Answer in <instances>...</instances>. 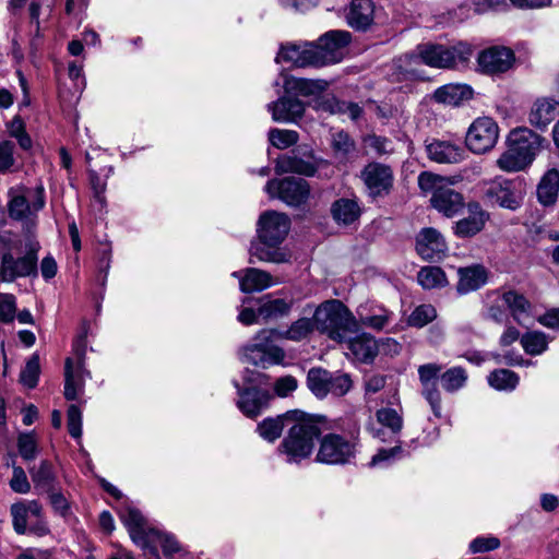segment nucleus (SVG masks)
<instances>
[{
  "label": "nucleus",
  "instance_id": "f257e3e1",
  "mask_svg": "<svg viewBox=\"0 0 559 559\" xmlns=\"http://www.w3.org/2000/svg\"><path fill=\"white\" fill-rule=\"evenodd\" d=\"M314 321L300 318L285 330H262L255 337L254 344L247 354V360L265 368L269 365L280 364L284 357V350L274 344L277 340L300 342L307 338L314 330Z\"/></svg>",
  "mask_w": 559,
  "mask_h": 559
},
{
  "label": "nucleus",
  "instance_id": "f03ea898",
  "mask_svg": "<svg viewBox=\"0 0 559 559\" xmlns=\"http://www.w3.org/2000/svg\"><path fill=\"white\" fill-rule=\"evenodd\" d=\"M469 55V47L462 44L456 47L423 44L417 46L415 53L400 57L395 64L403 74L419 78L420 74L417 68L420 64L433 68H451L457 62H465Z\"/></svg>",
  "mask_w": 559,
  "mask_h": 559
},
{
  "label": "nucleus",
  "instance_id": "7ed1b4c3",
  "mask_svg": "<svg viewBox=\"0 0 559 559\" xmlns=\"http://www.w3.org/2000/svg\"><path fill=\"white\" fill-rule=\"evenodd\" d=\"M545 139L527 127L511 130L507 138V150L496 164L507 173H518L527 168L543 147Z\"/></svg>",
  "mask_w": 559,
  "mask_h": 559
},
{
  "label": "nucleus",
  "instance_id": "20e7f679",
  "mask_svg": "<svg viewBox=\"0 0 559 559\" xmlns=\"http://www.w3.org/2000/svg\"><path fill=\"white\" fill-rule=\"evenodd\" d=\"M8 214L22 224L25 238L35 236L38 225V212L45 207L46 197L43 185L35 189L15 186L8 191Z\"/></svg>",
  "mask_w": 559,
  "mask_h": 559
},
{
  "label": "nucleus",
  "instance_id": "39448f33",
  "mask_svg": "<svg viewBox=\"0 0 559 559\" xmlns=\"http://www.w3.org/2000/svg\"><path fill=\"white\" fill-rule=\"evenodd\" d=\"M287 435L282 440L278 452L285 455L287 463L298 464L310 457L321 433L320 427L306 414L298 412L292 419Z\"/></svg>",
  "mask_w": 559,
  "mask_h": 559
},
{
  "label": "nucleus",
  "instance_id": "423d86ee",
  "mask_svg": "<svg viewBox=\"0 0 559 559\" xmlns=\"http://www.w3.org/2000/svg\"><path fill=\"white\" fill-rule=\"evenodd\" d=\"M313 321L317 330L331 340L343 343L348 334H357L358 321L340 300H328L314 311Z\"/></svg>",
  "mask_w": 559,
  "mask_h": 559
},
{
  "label": "nucleus",
  "instance_id": "0eeeda50",
  "mask_svg": "<svg viewBox=\"0 0 559 559\" xmlns=\"http://www.w3.org/2000/svg\"><path fill=\"white\" fill-rule=\"evenodd\" d=\"M418 186L424 192L432 193V206L447 217H453L464 207L463 195L444 177L424 171L418 176Z\"/></svg>",
  "mask_w": 559,
  "mask_h": 559
},
{
  "label": "nucleus",
  "instance_id": "6e6552de",
  "mask_svg": "<svg viewBox=\"0 0 559 559\" xmlns=\"http://www.w3.org/2000/svg\"><path fill=\"white\" fill-rule=\"evenodd\" d=\"M40 245L35 236L25 238V253L15 257L12 252H3L0 258V280L13 283L17 278L36 277L38 274V252Z\"/></svg>",
  "mask_w": 559,
  "mask_h": 559
},
{
  "label": "nucleus",
  "instance_id": "1a4fd4ad",
  "mask_svg": "<svg viewBox=\"0 0 559 559\" xmlns=\"http://www.w3.org/2000/svg\"><path fill=\"white\" fill-rule=\"evenodd\" d=\"M483 200L491 205L510 211L519 210L524 200L523 183L519 179L496 177L481 187Z\"/></svg>",
  "mask_w": 559,
  "mask_h": 559
},
{
  "label": "nucleus",
  "instance_id": "9d476101",
  "mask_svg": "<svg viewBox=\"0 0 559 559\" xmlns=\"http://www.w3.org/2000/svg\"><path fill=\"white\" fill-rule=\"evenodd\" d=\"M358 451V440L354 436L326 433L320 442L316 461L330 465L350 463Z\"/></svg>",
  "mask_w": 559,
  "mask_h": 559
},
{
  "label": "nucleus",
  "instance_id": "9b49d317",
  "mask_svg": "<svg viewBox=\"0 0 559 559\" xmlns=\"http://www.w3.org/2000/svg\"><path fill=\"white\" fill-rule=\"evenodd\" d=\"M129 536L147 559H159V547L167 556L181 550L180 544L173 535L153 526H129Z\"/></svg>",
  "mask_w": 559,
  "mask_h": 559
},
{
  "label": "nucleus",
  "instance_id": "f8f14e48",
  "mask_svg": "<svg viewBox=\"0 0 559 559\" xmlns=\"http://www.w3.org/2000/svg\"><path fill=\"white\" fill-rule=\"evenodd\" d=\"M352 384L348 374L332 373L321 367L311 368L307 374V386L318 399H324L328 394L343 396L350 390Z\"/></svg>",
  "mask_w": 559,
  "mask_h": 559
},
{
  "label": "nucleus",
  "instance_id": "ddd939ff",
  "mask_svg": "<svg viewBox=\"0 0 559 559\" xmlns=\"http://www.w3.org/2000/svg\"><path fill=\"white\" fill-rule=\"evenodd\" d=\"M349 41L350 35L345 31H331L321 36L318 44H312L314 67L340 62Z\"/></svg>",
  "mask_w": 559,
  "mask_h": 559
},
{
  "label": "nucleus",
  "instance_id": "4468645a",
  "mask_svg": "<svg viewBox=\"0 0 559 559\" xmlns=\"http://www.w3.org/2000/svg\"><path fill=\"white\" fill-rule=\"evenodd\" d=\"M499 139V127L490 117L473 121L466 133V145L475 154H484L495 147Z\"/></svg>",
  "mask_w": 559,
  "mask_h": 559
},
{
  "label": "nucleus",
  "instance_id": "2eb2a0df",
  "mask_svg": "<svg viewBox=\"0 0 559 559\" xmlns=\"http://www.w3.org/2000/svg\"><path fill=\"white\" fill-rule=\"evenodd\" d=\"M290 221L287 215L275 211L263 213L258 222V237L269 247H276L287 236Z\"/></svg>",
  "mask_w": 559,
  "mask_h": 559
},
{
  "label": "nucleus",
  "instance_id": "dca6fc26",
  "mask_svg": "<svg viewBox=\"0 0 559 559\" xmlns=\"http://www.w3.org/2000/svg\"><path fill=\"white\" fill-rule=\"evenodd\" d=\"M265 191L271 198H278L288 205H300L309 197V187L306 180L296 178L273 179L267 181Z\"/></svg>",
  "mask_w": 559,
  "mask_h": 559
},
{
  "label": "nucleus",
  "instance_id": "f3484780",
  "mask_svg": "<svg viewBox=\"0 0 559 559\" xmlns=\"http://www.w3.org/2000/svg\"><path fill=\"white\" fill-rule=\"evenodd\" d=\"M362 181L372 198L382 197L393 187L392 169L380 163H370L361 171Z\"/></svg>",
  "mask_w": 559,
  "mask_h": 559
},
{
  "label": "nucleus",
  "instance_id": "a211bd4d",
  "mask_svg": "<svg viewBox=\"0 0 559 559\" xmlns=\"http://www.w3.org/2000/svg\"><path fill=\"white\" fill-rule=\"evenodd\" d=\"M442 367L438 364H425L418 367V377L421 384V394L430 405L436 417H441V394L437 388L436 379Z\"/></svg>",
  "mask_w": 559,
  "mask_h": 559
},
{
  "label": "nucleus",
  "instance_id": "6ab92c4d",
  "mask_svg": "<svg viewBox=\"0 0 559 559\" xmlns=\"http://www.w3.org/2000/svg\"><path fill=\"white\" fill-rule=\"evenodd\" d=\"M558 116L559 99L543 95L532 102L527 114V121L535 129L544 131Z\"/></svg>",
  "mask_w": 559,
  "mask_h": 559
},
{
  "label": "nucleus",
  "instance_id": "aec40b11",
  "mask_svg": "<svg viewBox=\"0 0 559 559\" xmlns=\"http://www.w3.org/2000/svg\"><path fill=\"white\" fill-rule=\"evenodd\" d=\"M478 66L487 74H499L509 71L514 62V52L506 47H491L478 56Z\"/></svg>",
  "mask_w": 559,
  "mask_h": 559
},
{
  "label": "nucleus",
  "instance_id": "412c9836",
  "mask_svg": "<svg viewBox=\"0 0 559 559\" xmlns=\"http://www.w3.org/2000/svg\"><path fill=\"white\" fill-rule=\"evenodd\" d=\"M294 300L285 298L265 299L257 309L247 307V324L259 320H274L287 316L290 312Z\"/></svg>",
  "mask_w": 559,
  "mask_h": 559
},
{
  "label": "nucleus",
  "instance_id": "4be33fe9",
  "mask_svg": "<svg viewBox=\"0 0 559 559\" xmlns=\"http://www.w3.org/2000/svg\"><path fill=\"white\" fill-rule=\"evenodd\" d=\"M468 215L454 225V234L461 238H468L480 233L489 219V213L478 202H468Z\"/></svg>",
  "mask_w": 559,
  "mask_h": 559
},
{
  "label": "nucleus",
  "instance_id": "5701e85b",
  "mask_svg": "<svg viewBox=\"0 0 559 559\" xmlns=\"http://www.w3.org/2000/svg\"><path fill=\"white\" fill-rule=\"evenodd\" d=\"M343 341L346 344V355L361 362H371L380 350L377 340L367 333H361Z\"/></svg>",
  "mask_w": 559,
  "mask_h": 559
},
{
  "label": "nucleus",
  "instance_id": "b1692460",
  "mask_svg": "<svg viewBox=\"0 0 559 559\" xmlns=\"http://www.w3.org/2000/svg\"><path fill=\"white\" fill-rule=\"evenodd\" d=\"M447 249L443 236L435 228H424L417 236L416 250L425 260H439Z\"/></svg>",
  "mask_w": 559,
  "mask_h": 559
},
{
  "label": "nucleus",
  "instance_id": "393cba45",
  "mask_svg": "<svg viewBox=\"0 0 559 559\" xmlns=\"http://www.w3.org/2000/svg\"><path fill=\"white\" fill-rule=\"evenodd\" d=\"M272 399L271 386L266 381H247V416L255 417L267 408Z\"/></svg>",
  "mask_w": 559,
  "mask_h": 559
},
{
  "label": "nucleus",
  "instance_id": "a878e982",
  "mask_svg": "<svg viewBox=\"0 0 559 559\" xmlns=\"http://www.w3.org/2000/svg\"><path fill=\"white\" fill-rule=\"evenodd\" d=\"M428 157L440 164L460 163L465 157V150L451 141L433 140L426 145Z\"/></svg>",
  "mask_w": 559,
  "mask_h": 559
},
{
  "label": "nucleus",
  "instance_id": "bb28decb",
  "mask_svg": "<svg viewBox=\"0 0 559 559\" xmlns=\"http://www.w3.org/2000/svg\"><path fill=\"white\" fill-rule=\"evenodd\" d=\"M314 51L310 43L283 45L276 57L278 63L285 62L297 68L314 67Z\"/></svg>",
  "mask_w": 559,
  "mask_h": 559
},
{
  "label": "nucleus",
  "instance_id": "cd10ccee",
  "mask_svg": "<svg viewBox=\"0 0 559 559\" xmlns=\"http://www.w3.org/2000/svg\"><path fill=\"white\" fill-rule=\"evenodd\" d=\"M503 305L508 307L515 322L522 326H530L534 322L532 304L526 297L516 290H508L502 294Z\"/></svg>",
  "mask_w": 559,
  "mask_h": 559
},
{
  "label": "nucleus",
  "instance_id": "c85d7f7f",
  "mask_svg": "<svg viewBox=\"0 0 559 559\" xmlns=\"http://www.w3.org/2000/svg\"><path fill=\"white\" fill-rule=\"evenodd\" d=\"M90 372L84 368H80V360L74 361L72 358H67L64 364V397L68 401L78 399L79 393L82 391L85 382V377H90Z\"/></svg>",
  "mask_w": 559,
  "mask_h": 559
},
{
  "label": "nucleus",
  "instance_id": "c756f323",
  "mask_svg": "<svg viewBox=\"0 0 559 559\" xmlns=\"http://www.w3.org/2000/svg\"><path fill=\"white\" fill-rule=\"evenodd\" d=\"M295 416H298V411L287 412L276 417L264 418L257 425L255 432L261 439L273 443L282 436L285 428L288 429Z\"/></svg>",
  "mask_w": 559,
  "mask_h": 559
},
{
  "label": "nucleus",
  "instance_id": "7c9ffc66",
  "mask_svg": "<svg viewBox=\"0 0 559 559\" xmlns=\"http://www.w3.org/2000/svg\"><path fill=\"white\" fill-rule=\"evenodd\" d=\"M457 274L459 282L456 288L461 295L479 289L488 280L486 269L479 264L460 267Z\"/></svg>",
  "mask_w": 559,
  "mask_h": 559
},
{
  "label": "nucleus",
  "instance_id": "2f4dec72",
  "mask_svg": "<svg viewBox=\"0 0 559 559\" xmlns=\"http://www.w3.org/2000/svg\"><path fill=\"white\" fill-rule=\"evenodd\" d=\"M272 117L277 122H294L304 115L305 105L297 98L282 97L269 105Z\"/></svg>",
  "mask_w": 559,
  "mask_h": 559
},
{
  "label": "nucleus",
  "instance_id": "473e14b6",
  "mask_svg": "<svg viewBox=\"0 0 559 559\" xmlns=\"http://www.w3.org/2000/svg\"><path fill=\"white\" fill-rule=\"evenodd\" d=\"M374 5L371 0H352L346 19L357 29H366L373 21Z\"/></svg>",
  "mask_w": 559,
  "mask_h": 559
},
{
  "label": "nucleus",
  "instance_id": "72a5a7b5",
  "mask_svg": "<svg viewBox=\"0 0 559 559\" xmlns=\"http://www.w3.org/2000/svg\"><path fill=\"white\" fill-rule=\"evenodd\" d=\"M473 91L466 84H447L435 92V99L449 106H459L464 100L472 98Z\"/></svg>",
  "mask_w": 559,
  "mask_h": 559
},
{
  "label": "nucleus",
  "instance_id": "f704fd0d",
  "mask_svg": "<svg viewBox=\"0 0 559 559\" xmlns=\"http://www.w3.org/2000/svg\"><path fill=\"white\" fill-rule=\"evenodd\" d=\"M559 191V171L557 169H549L542 178L537 187L538 201L545 205H552Z\"/></svg>",
  "mask_w": 559,
  "mask_h": 559
},
{
  "label": "nucleus",
  "instance_id": "c9c22d12",
  "mask_svg": "<svg viewBox=\"0 0 559 559\" xmlns=\"http://www.w3.org/2000/svg\"><path fill=\"white\" fill-rule=\"evenodd\" d=\"M331 212L338 224L349 225L358 219L360 207L357 201L343 198L333 203Z\"/></svg>",
  "mask_w": 559,
  "mask_h": 559
},
{
  "label": "nucleus",
  "instance_id": "e433bc0d",
  "mask_svg": "<svg viewBox=\"0 0 559 559\" xmlns=\"http://www.w3.org/2000/svg\"><path fill=\"white\" fill-rule=\"evenodd\" d=\"M276 169L280 173H296L305 176H312L316 173L312 162L288 154L278 158Z\"/></svg>",
  "mask_w": 559,
  "mask_h": 559
},
{
  "label": "nucleus",
  "instance_id": "4c0bfd02",
  "mask_svg": "<svg viewBox=\"0 0 559 559\" xmlns=\"http://www.w3.org/2000/svg\"><path fill=\"white\" fill-rule=\"evenodd\" d=\"M13 524H26L33 519H39L41 506L36 500H24L12 504Z\"/></svg>",
  "mask_w": 559,
  "mask_h": 559
},
{
  "label": "nucleus",
  "instance_id": "58836bf2",
  "mask_svg": "<svg viewBox=\"0 0 559 559\" xmlns=\"http://www.w3.org/2000/svg\"><path fill=\"white\" fill-rule=\"evenodd\" d=\"M549 342L550 338L548 335L540 331H528L520 338V343L524 352L532 356L545 353L548 348Z\"/></svg>",
  "mask_w": 559,
  "mask_h": 559
},
{
  "label": "nucleus",
  "instance_id": "ea45409f",
  "mask_svg": "<svg viewBox=\"0 0 559 559\" xmlns=\"http://www.w3.org/2000/svg\"><path fill=\"white\" fill-rule=\"evenodd\" d=\"M419 285L425 289L442 288L447 286L445 273L438 266H425L417 274Z\"/></svg>",
  "mask_w": 559,
  "mask_h": 559
},
{
  "label": "nucleus",
  "instance_id": "a19ab883",
  "mask_svg": "<svg viewBox=\"0 0 559 559\" xmlns=\"http://www.w3.org/2000/svg\"><path fill=\"white\" fill-rule=\"evenodd\" d=\"M29 474L35 487L43 490H49L55 481L52 464L48 461H41L38 465L29 468Z\"/></svg>",
  "mask_w": 559,
  "mask_h": 559
},
{
  "label": "nucleus",
  "instance_id": "79ce46f5",
  "mask_svg": "<svg viewBox=\"0 0 559 559\" xmlns=\"http://www.w3.org/2000/svg\"><path fill=\"white\" fill-rule=\"evenodd\" d=\"M488 383L498 391H512L519 384V376L509 369H497L488 376Z\"/></svg>",
  "mask_w": 559,
  "mask_h": 559
},
{
  "label": "nucleus",
  "instance_id": "37998d69",
  "mask_svg": "<svg viewBox=\"0 0 559 559\" xmlns=\"http://www.w3.org/2000/svg\"><path fill=\"white\" fill-rule=\"evenodd\" d=\"M467 381L466 370L462 367H452L440 376L443 390L453 393L462 389Z\"/></svg>",
  "mask_w": 559,
  "mask_h": 559
},
{
  "label": "nucleus",
  "instance_id": "c03bdc74",
  "mask_svg": "<svg viewBox=\"0 0 559 559\" xmlns=\"http://www.w3.org/2000/svg\"><path fill=\"white\" fill-rule=\"evenodd\" d=\"M332 148L336 158L347 160L355 153L356 146L346 132L340 131L332 135Z\"/></svg>",
  "mask_w": 559,
  "mask_h": 559
},
{
  "label": "nucleus",
  "instance_id": "a18cd8bd",
  "mask_svg": "<svg viewBox=\"0 0 559 559\" xmlns=\"http://www.w3.org/2000/svg\"><path fill=\"white\" fill-rule=\"evenodd\" d=\"M287 85L301 95L310 96L325 91L328 82L324 80L292 79L287 82Z\"/></svg>",
  "mask_w": 559,
  "mask_h": 559
},
{
  "label": "nucleus",
  "instance_id": "49530a36",
  "mask_svg": "<svg viewBox=\"0 0 559 559\" xmlns=\"http://www.w3.org/2000/svg\"><path fill=\"white\" fill-rule=\"evenodd\" d=\"M17 449L20 455L26 460L32 461L38 454V442L34 432H22L17 437Z\"/></svg>",
  "mask_w": 559,
  "mask_h": 559
},
{
  "label": "nucleus",
  "instance_id": "de8ad7c7",
  "mask_svg": "<svg viewBox=\"0 0 559 559\" xmlns=\"http://www.w3.org/2000/svg\"><path fill=\"white\" fill-rule=\"evenodd\" d=\"M437 318V311L431 305H420L414 309L408 317V324L415 328H423Z\"/></svg>",
  "mask_w": 559,
  "mask_h": 559
},
{
  "label": "nucleus",
  "instance_id": "09e8293b",
  "mask_svg": "<svg viewBox=\"0 0 559 559\" xmlns=\"http://www.w3.org/2000/svg\"><path fill=\"white\" fill-rule=\"evenodd\" d=\"M273 285L272 276L258 269H247V292L262 290Z\"/></svg>",
  "mask_w": 559,
  "mask_h": 559
},
{
  "label": "nucleus",
  "instance_id": "8fccbe9b",
  "mask_svg": "<svg viewBox=\"0 0 559 559\" xmlns=\"http://www.w3.org/2000/svg\"><path fill=\"white\" fill-rule=\"evenodd\" d=\"M269 139L275 147L285 150L296 144L299 136L298 133L293 130L274 129L270 131Z\"/></svg>",
  "mask_w": 559,
  "mask_h": 559
},
{
  "label": "nucleus",
  "instance_id": "3c124183",
  "mask_svg": "<svg viewBox=\"0 0 559 559\" xmlns=\"http://www.w3.org/2000/svg\"><path fill=\"white\" fill-rule=\"evenodd\" d=\"M378 421L389 428L392 433L396 435L401 431L403 426L402 417L395 409L381 408L376 414Z\"/></svg>",
  "mask_w": 559,
  "mask_h": 559
},
{
  "label": "nucleus",
  "instance_id": "603ef678",
  "mask_svg": "<svg viewBox=\"0 0 559 559\" xmlns=\"http://www.w3.org/2000/svg\"><path fill=\"white\" fill-rule=\"evenodd\" d=\"M391 320V314L384 309H377L370 316H364L359 312V321L358 324H362L367 328H371L373 330H382Z\"/></svg>",
  "mask_w": 559,
  "mask_h": 559
},
{
  "label": "nucleus",
  "instance_id": "864d4df0",
  "mask_svg": "<svg viewBox=\"0 0 559 559\" xmlns=\"http://www.w3.org/2000/svg\"><path fill=\"white\" fill-rule=\"evenodd\" d=\"M38 377H39V358H38V356L34 355L27 360L24 369L21 372L20 378H21V382L25 386L33 389L37 385Z\"/></svg>",
  "mask_w": 559,
  "mask_h": 559
},
{
  "label": "nucleus",
  "instance_id": "5fc2aeb1",
  "mask_svg": "<svg viewBox=\"0 0 559 559\" xmlns=\"http://www.w3.org/2000/svg\"><path fill=\"white\" fill-rule=\"evenodd\" d=\"M16 312V297L12 294L0 293V322H13Z\"/></svg>",
  "mask_w": 559,
  "mask_h": 559
},
{
  "label": "nucleus",
  "instance_id": "6e6d98bb",
  "mask_svg": "<svg viewBox=\"0 0 559 559\" xmlns=\"http://www.w3.org/2000/svg\"><path fill=\"white\" fill-rule=\"evenodd\" d=\"M403 450L401 445H395L391 449H380L371 459L370 466H383L394 462L401 457Z\"/></svg>",
  "mask_w": 559,
  "mask_h": 559
},
{
  "label": "nucleus",
  "instance_id": "4d7b16f0",
  "mask_svg": "<svg viewBox=\"0 0 559 559\" xmlns=\"http://www.w3.org/2000/svg\"><path fill=\"white\" fill-rule=\"evenodd\" d=\"M14 147L9 140L0 141V173H7L14 166Z\"/></svg>",
  "mask_w": 559,
  "mask_h": 559
},
{
  "label": "nucleus",
  "instance_id": "13d9d810",
  "mask_svg": "<svg viewBox=\"0 0 559 559\" xmlns=\"http://www.w3.org/2000/svg\"><path fill=\"white\" fill-rule=\"evenodd\" d=\"M10 488L17 493H27L31 490V484L25 471L21 466H13Z\"/></svg>",
  "mask_w": 559,
  "mask_h": 559
},
{
  "label": "nucleus",
  "instance_id": "bf43d9fd",
  "mask_svg": "<svg viewBox=\"0 0 559 559\" xmlns=\"http://www.w3.org/2000/svg\"><path fill=\"white\" fill-rule=\"evenodd\" d=\"M69 433L78 439L82 436V412L76 405H70L67 412Z\"/></svg>",
  "mask_w": 559,
  "mask_h": 559
},
{
  "label": "nucleus",
  "instance_id": "052dcab7",
  "mask_svg": "<svg viewBox=\"0 0 559 559\" xmlns=\"http://www.w3.org/2000/svg\"><path fill=\"white\" fill-rule=\"evenodd\" d=\"M500 546V540L493 536L476 537L469 543L472 554L486 552L495 550Z\"/></svg>",
  "mask_w": 559,
  "mask_h": 559
},
{
  "label": "nucleus",
  "instance_id": "680f3d73",
  "mask_svg": "<svg viewBox=\"0 0 559 559\" xmlns=\"http://www.w3.org/2000/svg\"><path fill=\"white\" fill-rule=\"evenodd\" d=\"M298 386L297 380L292 376L282 377L274 383V391L281 397L288 396Z\"/></svg>",
  "mask_w": 559,
  "mask_h": 559
},
{
  "label": "nucleus",
  "instance_id": "e2e57ef3",
  "mask_svg": "<svg viewBox=\"0 0 559 559\" xmlns=\"http://www.w3.org/2000/svg\"><path fill=\"white\" fill-rule=\"evenodd\" d=\"M365 143L368 147L372 148L378 154H389L393 152L391 141L382 136H367L365 139Z\"/></svg>",
  "mask_w": 559,
  "mask_h": 559
},
{
  "label": "nucleus",
  "instance_id": "0e129e2a",
  "mask_svg": "<svg viewBox=\"0 0 559 559\" xmlns=\"http://www.w3.org/2000/svg\"><path fill=\"white\" fill-rule=\"evenodd\" d=\"M341 103L334 96L325 95L316 100V108L319 111L335 115L340 111Z\"/></svg>",
  "mask_w": 559,
  "mask_h": 559
},
{
  "label": "nucleus",
  "instance_id": "69168bd1",
  "mask_svg": "<svg viewBox=\"0 0 559 559\" xmlns=\"http://www.w3.org/2000/svg\"><path fill=\"white\" fill-rule=\"evenodd\" d=\"M90 181L94 191V200L99 204L100 207H103L105 205L104 191L106 185L94 170H90Z\"/></svg>",
  "mask_w": 559,
  "mask_h": 559
},
{
  "label": "nucleus",
  "instance_id": "338daca9",
  "mask_svg": "<svg viewBox=\"0 0 559 559\" xmlns=\"http://www.w3.org/2000/svg\"><path fill=\"white\" fill-rule=\"evenodd\" d=\"M119 513L120 520L123 524L135 525L142 524V522L144 521L142 513L135 507L132 506H126L121 508Z\"/></svg>",
  "mask_w": 559,
  "mask_h": 559
},
{
  "label": "nucleus",
  "instance_id": "774afa93",
  "mask_svg": "<svg viewBox=\"0 0 559 559\" xmlns=\"http://www.w3.org/2000/svg\"><path fill=\"white\" fill-rule=\"evenodd\" d=\"M41 276L45 281L53 278L58 271V265L55 258L50 254L46 255L39 265Z\"/></svg>",
  "mask_w": 559,
  "mask_h": 559
}]
</instances>
